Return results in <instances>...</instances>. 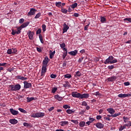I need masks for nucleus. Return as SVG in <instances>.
Instances as JSON below:
<instances>
[{
	"mask_svg": "<svg viewBox=\"0 0 131 131\" xmlns=\"http://www.w3.org/2000/svg\"><path fill=\"white\" fill-rule=\"evenodd\" d=\"M66 112L68 114H73V113H75V110L68 109L66 111Z\"/></svg>",
	"mask_w": 131,
	"mask_h": 131,
	"instance_id": "393cba45",
	"label": "nucleus"
},
{
	"mask_svg": "<svg viewBox=\"0 0 131 131\" xmlns=\"http://www.w3.org/2000/svg\"><path fill=\"white\" fill-rule=\"evenodd\" d=\"M101 118H102V116L101 115H98L96 117L97 120H99V119H101Z\"/></svg>",
	"mask_w": 131,
	"mask_h": 131,
	"instance_id": "338daca9",
	"label": "nucleus"
},
{
	"mask_svg": "<svg viewBox=\"0 0 131 131\" xmlns=\"http://www.w3.org/2000/svg\"><path fill=\"white\" fill-rule=\"evenodd\" d=\"M36 34H40L41 33V29L39 28L36 31Z\"/></svg>",
	"mask_w": 131,
	"mask_h": 131,
	"instance_id": "8fccbe9b",
	"label": "nucleus"
},
{
	"mask_svg": "<svg viewBox=\"0 0 131 131\" xmlns=\"http://www.w3.org/2000/svg\"><path fill=\"white\" fill-rule=\"evenodd\" d=\"M47 67L46 66H42V69L41 71V75H40V77H41V78H42V77H44L45 75L47 73Z\"/></svg>",
	"mask_w": 131,
	"mask_h": 131,
	"instance_id": "39448f33",
	"label": "nucleus"
},
{
	"mask_svg": "<svg viewBox=\"0 0 131 131\" xmlns=\"http://www.w3.org/2000/svg\"><path fill=\"white\" fill-rule=\"evenodd\" d=\"M63 108H64V109H70L71 107L69 106L68 104H66L63 106Z\"/></svg>",
	"mask_w": 131,
	"mask_h": 131,
	"instance_id": "a19ab883",
	"label": "nucleus"
},
{
	"mask_svg": "<svg viewBox=\"0 0 131 131\" xmlns=\"http://www.w3.org/2000/svg\"><path fill=\"white\" fill-rule=\"evenodd\" d=\"M106 18L104 16H101L100 17V21L101 23H105L106 22Z\"/></svg>",
	"mask_w": 131,
	"mask_h": 131,
	"instance_id": "cd10ccee",
	"label": "nucleus"
},
{
	"mask_svg": "<svg viewBox=\"0 0 131 131\" xmlns=\"http://www.w3.org/2000/svg\"><path fill=\"white\" fill-rule=\"evenodd\" d=\"M77 5H78L77 3H75L71 6V8L72 9H75V8H76V7H77Z\"/></svg>",
	"mask_w": 131,
	"mask_h": 131,
	"instance_id": "e433bc0d",
	"label": "nucleus"
},
{
	"mask_svg": "<svg viewBox=\"0 0 131 131\" xmlns=\"http://www.w3.org/2000/svg\"><path fill=\"white\" fill-rule=\"evenodd\" d=\"M69 122L68 121H61L59 122V124L61 125V126H65V125H67V124H68Z\"/></svg>",
	"mask_w": 131,
	"mask_h": 131,
	"instance_id": "b1692460",
	"label": "nucleus"
},
{
	"mask_svg": "<svg viewBox=\"0 0 131 131\" xmlns=\"http://www.w3.org/2000/svg\"><path fill=\"white\" fill-rule=\"evenodd\" d=\"M27 99L28 103H30L31 101H35V98H34V97H27Z\"/></svg>",
	"mask_w": 131,
	"mask_h": 131,
	"instance_id": "a878e982",
	"label": "nucleus"
},
{
	"mask_svg": "<svg viewBox=\"0 0 131 131\" xmlns=\"http://www.w3.org/2000/svg\"><path fill=\"white\" fill-rule=\"evenodd\" d=\"M94 95L95 96H102V94H101L99 92H96Z\"/></svg>",
	"mask_w": 131,
	"mask_h": 131,
	"instance_id": "052dcab7",
	"label": "nucleus"
},
{
	"mask_svg": "<svg viewBox=\"0 0 131 131\" xmlns=\"http://www.w3.org/2000/svg\"><path fill=\"white\" fill-rule=\"evenodd\" d=\"M36 12V9L34 8H31L30 11L28 13L27 16L30 17V16H33Z\"/></svg>",
	"mask_w": 131,
	"mask_h": 131,
	"instance_id": "423d86ee",
	"label": "nucleus"
},
{
	"mask_svg": "<svg viewBox=\"0 0 131 131\" xmlns=\"http://www.w3.org/2000/svg\"><path fill=\"white\" fill-rule=\"evenodd\" d=\"M103 119L104 120H107V121H110V120H111V119L110 118H108L107 116L103 117Z\"/></svg>",
	"mask_w": 131,
	"mask_h": 131,
	"instance_id": "de8ad7c7",
	"label": "nucleus"
},
{
	"mask_svg": "<svg viewBox=\"0 0 131 131\" xmlns=\"http://www.w3.org/2000/svg\"><path fill=\"white\" fill-rule=\"evenodd\" d=\"M10 88H11V91L16 92L20 90V89H21V85L19 84L10 85Z\"/></svg>",
	"mask_w": 131,
	"mask_h": 131,
	"instance_id": "7ed1b4c3",
	"label": "nucleus"
},
{
	"mask_svg": "<svg viewBox=\"0 0 131 131\" xmlns=\"http://www.w3.org/2000/svg\"><path fill=\"white\" fill-rule=\"evenodd\" d=\"M22 30V29L19 27L17 28L16 30H14L13 29L12 30L11 34L12 35H15V34H20L21 33V31Z\"/></svg>",
	"mask_w": 131,
	"mask_h": 131,
	"instance_id": "20e7f679",
	"label": "nucleus"
},
{
	"mask_svg": "<svg viewBox=\"0 0 131 131\" xmlns=\"http://www.w3.org/2000/svg\"><path fill=\"white\" fill-rule=\"evenodd\" d=\"M78 53V51L77 50H75L73 51H70L69 52V55H71L72 56H76V54Z\"/></svg>",
	"mask_w": 131,
	"mask_h": 131,
	"instance_id": "4be33fe9",
	"label": "nucleus"
},
{
	"mask_svg": "<svg viewBox=\"0 0 131 131\" xmlns=\"http://www.w3.org/2000/svg\"><path fill=\"white\" fill-rule=\"evenodd\" d=\"M24 23V18H21L19 20V23L20 24H22V23Z\"/></svg>",
	"mask_w": 131,
	"mask_h": 131,
	"instance_id": "bf43d9fd",
	"label": "nucleus"
},
{
	"mask_svg": "<svg viewBox=\"0 0 131 131\" xmlns=\"http://www.w3.org/2000/svg\"><path fill=\"white\" fill-rule=\"evenodd\" d=\"M9 122L11 124H17L18 123V120H17L16 119H11L9 120Z\"/></svg>",
	"mask_w": 131,
	"mask_h": 131,
	"instance_id": "2eb2a0df",
	"label": "nucleus"
},
{
	"mask_svg": "<svg viewBox=\"0 0 131 131\" xmlns=\"http://www.w3.org/2000/svg\"><path fill=\"white\" fill-rule=\"evenodd\" d=\"M42 29L43 32H45L47 30V26H46L45 24H43L42 25Z\"/></svg>",
	"mask_w": 131,
	"mask_h": 131,
	"instance_id": "58836bf2",
	"label": "nucleus"
},
{
	"mask_svg": "<svg viewBox=\"0 0 131 131\" xmlns=\"http://www.w3.org/2000/svg\"><path fill=\"white\" fill-rule=\"evenodd\" d=\"M9 111L12 115H18V114H19V112L14 110L13 108H10Z\"/></svg>",
	"mask_w": 131,
	"mask_h": 131,
	"instance_id": "f8f14e48",
	"label": "nucleus"
},
{
	"mask_svg": "<svg viewBox=\"0 0 131 131\" xmlns=\"http://www.w3.org/2000/svg\"><path fill=\"white\" fill-rule=\"evenodd\" d=\"M43 116H45V113L40 112L32 114L31 116V117L33 118H40L43 117Z\"/></svg>",
	"mask_w": 131,
	"mask_h": 131,
	"instance_id": "f03ea898",
	"label": "nucleus"
},
{
	"mask_svg": "<svg viewBox=\"0 0 131 131\" xmlns=\"http://www.w3.org/2000/svg\"><path fill=\"white\" fill-rule=\"evenodd\" d=\"M90 97V94L84 93L83 94H81L80 99H88Z\"/></svg>",
	"mask_w": 131,
	"mask_h": 131,
	"instance_id": "ddd939ff",
	"label": "nucleus"
},
{
	"mask_svg": "<svg viewBox=\"0 0 131 131\" xmlns=\"http://www.w3.org/2000/svg\"><path fill=\"white\" fill-rule=\"evenodd\" d=\"M30 23L28 21L25 22L23 23L19 27L21 28H25V27H27L29 25Z\"/></svg>",
	"mask_w": 131,
	"mask_h": 131,
	"instance_id": "6ab92c4d",
	"label": "nucleus"
},
{
	"mask_svg": "<svg viewBox=\"0 0 131 131\" xmlns=\"http://www.w3.org/2000/svg\"><path fill=\"white\" fill-rule=\"evenodd\" d=\"M84 125H85V122L81 121L79 123V126H80V127H83Z\"/></svg>",
	"mask_w": 131,
	"mask_h": 131,
	"instance_id": "72a5a7b5",
	"label": "nucleus"
},
{
	"mask_svg": "<svg viewBox=\"0 0 131 131\" xmlns=\"http://www.w3.org/2000/svg\"><path fill=\"white\" fill-rule=\"evenodd\" d=\"M16 79H20V80H26L27 77H24L23 76L18 75L16 77Z\"/></svg>",
	"mask_w": 131,
	"mask_h": 131,
	"instance_id": "5701e85b",
	"label": "nucleus"
},
{
	"mask_svg": "<svg viewBox=\"0 0 131 131\" xmlns=\"http://www.w3.org/2000/svg\"><path fill=\"white\" fill-rule=\"evenodd\" d=\"M49 62H50V59H49V57H48V56H46L42 61L43 66L48 67V64H49Z\"/></svg>",
	"mask_w": 131,
	"mask_h": 131,
	"instance_id": "6e6552de",
	"label": "nucleus"
},
{
	"mask_svg": "<svg viewBox=\"0 0 131 131\" xmlns=\"http://www.w3.org/2000/svg\"><path fill=\"white\" fill-rule=\"evenodd\" d=\"M18 110L19 111H20L21 113H25V114L27 113V112L25 111V110H24V108H18Z\"/></svg>",
	"mask_w": 131,
	"mask_h": 131,
	"instance_id": "4c0bfd02",
	"label": "nucleus"
},
{
	"mask_svg": "<svg viewBox=\"0 0 131 131\" xmlns=\"http://www.w3.org/2000/svg\"><path fill=\"white\" fill-rule=\"evenodd\" d=\"M55 54H56V51H54L53 52L52 50L49 51V56L51 59H53L54 58V56H55Z\"/></svg>",
	"mask_w": 131,
	"mask_h": 131,
	"instance_id": "f3484780",
	"label": "nucleus"
},
{
	"mask_svg": "<svg viewBox=\"0 0 131 131\" xmlns=\"http://www.w3.org/2000/svg\"><path fill=\"white\" fill-rule=\"evenodd\" d=\"M66 56H67V52H64L62 56V59H65L66 58Z\"/></svg>",
	"mask_w": 131,
	"mask_h": 131,
	"instance_id": "4d7b16f0",
	"label": "nucleus"
},
{
	"mask_svg": "<svg viewBox=\"0 0 131 131\" xmlns=\"http://www.w3.org/2000/svg\"><path fill=\"white\" fill-rule=\"evenodd\" d=\"M72 96L73 98H78L80 99L81 93H78L77 92H73L72 93Z\"/></svg>",
	"mask_w": 131,
	"mask_h": 131,
	"instance_id": "1a4fd4ad",
	"label": "nucleus"
},
{
	"mask_svg": "<svg viewBox=\"0 0 131 131\" xmlns=\"http://www.w3.org/2000/svg\"><path fill=\"white\" fill-rule=\"evenodd\" d=\"M124 85H125L126 86H127V85H129L130 84V83H129V82H125L124 83Z\"/></svg>",
	"mask_w": 131,
	"mask_h": 131,
	"instance_id": "0e129e2a",
	"label": "nucleus"
},
{
	"mask_svg": "<svg viewBox=\"0 0 131 131\" xmlns=\"http://www.w3.org/2000/svg\"><path fill=\"white\" fill-rule=\"evenodd\" d=\"M116 79H117V77L116 76H112L107 78L108 81H111V82L114 81L115 80H116Z\"/></svg>",
	"mask_w": 131,
	"mask_h": 131,
	"instance_id": "aec40b11",
	"label": "nucleus"
},
{
	"mask_svg": "<svg viewBox=\"0 0 131 131\" xmlns=\"http://www.w3.org/2000/svg\"><path fill=\"white\" fill-rule=\"evenodd\" d=\"M107 68L108 70H112V69H114V68H115V66L114 65L108 66Z\"/></svg>",
	"mask_w": 131,
	"mask_h": 131,
	"instance_id": "c9c22d12",
	"label": "nucleus"
},
{
	"mask_svg": "<svg viewBox=\"0 0 131 131\" xmlns=\"http://www.w3.org/2000/svg\"><path fill=\"white\" fill-rule=\"evenodd\" d=\"M7 53L8 54V55H12V49H9L7 50Z\"/></svg>",
	"mask_w": 131,
	"mask_h": 131,
	"instance_id": "79ce46f5",
	"label": "nucleus"
},
{
	"mask_svg": "<svg viewBox=\"0 0 131 131\" xmlns=\"http://www.w3.org/2000/svg\"><path fill=\"white\" fill-rule=\"evenodd\" d=\"M119 98H125L124 94H120L118 95Z\"/></svg>",
	"mask_w": 131,
	"mask_h": 131,
	"instance_id": "3c124183",
	"label": "nucleus"
},
{
	"mask_svg": "<svg viewBox=\"0 0 131 131\" xmlns=\"http://www.w3.org/2000/svg\"><path fill=\"white\" fill-rule=\"evenodd\" d=\"M119 115H121V113L119 112L118 113L114 114L112 116V117L113 118L117 117V116H119Z\"/></svg>",
	"mask_w": 131,
	"mask_h": 131,
	"instance_id": "473e14b6",
	"label": "nucleus"
},
{
	"mask_svg": "<svg viewBox=\"0 0 131 131\" xmlns=\"http://www.w3.org/2000/svg\"><path fill=\"white\" fill-rule=\"evenodd\" d=\"M60 46L61 49H63V48H65L66 45H65V43L63 42L61 44H60Z\"/></svg>",
	"mask_w": 131,
	"mask_h": 131,
	"instance_id": "6e6d98bb",
	"label": "nucleus"
},
{
	"mask_svg": "<svg viewBox=\"0 0 131 131\" xmlns=\"http://www.w3.org/2000/svg\"><path fill=\"white\" fill-rule=\"evenodd\" d=\"M57 90H58V88H52V93L53 94H55V93H56V92H57Z\"/></svg>",
	"mask_w": 131,
	"mask_h": 131,
	"instance_id": "c03bdc74",
	"label": "nucleus"
},
{
	"mask_svg": "<svg viewBox=\"0 0 131 131\" xmlns=\"http://www.w3.org/2000/svg\"><path fill=\"white\" fill-rule=\"evenodd\" d=\"M123 119L124 122L125 123H126V122H127L128 123L129 121H128V120H129V118H128V117H123Z\"/></svg>",
	"mask_w": 131,
	"mask_h": 131,
	"instance_id": "c85d7f7f",
	"label": "nucleus"
},
{
	"mask_svg": "<svg viewBox=\"0 0 131 131\" xmlns=\"http://www.w3.org/2000/svg\"><path fill=\"white\" fill-rule=\"evenodd\" d=\"M118 60L117 59H114V57L112 56H110L105 61L103 62L104 64H114L117 63Z\"/></svg>",
	"mask_w": 131,
	"mask_h": 131,
	"instance_id": "f257e3e1",
	"label": "nucleus"
},
{
	"mask_svg": "<svg viewBox=\"0 0 131 131\" xmlns=\"http://www.w3.org/2000/svg\"><path fill=\"white\" fill-rule=\"evenodd\" d=\"M39 38L40 39V42L43 43V39H42V35L41 34L39 35Z\"/></svg>",
	"mask_w": 131,
	"mask_h": 131,
	"instance_id": "ea45409f",
	"label": "nucleus"
},
{
	"mask_svg": "<svg viewBox=\"0 0 131 131\" xmlns=\"http://www.w3.org/2000/svg\"><path fill=\"white\" fill-rule=\"evenodd\" d=\"M96 126L97 127V128H103L104 127V124H103L102 123L98 122L96 124Z\"/></svg>",
	"mask_w": 131,
	"mask_h": 131,
	"instance_id": "a211bd4d",
	"label": "nucleus"
},
{
	"mask_svg": "<svg viewBox=\"0 0 131 131\" xmlns=\"http://www.w3.org/2000/svg\"><path fill=\"white\" fill-rule=\"evenodd\" d=\"M68 84H69V82L66 81V84H63V88H67V86H68V85H69Z\"/></svg>",
	"mask_w": 131,
	"mask_h": 131,
	"instance_id": "603ef678",
	"label": "nucleus"
},
{
	"mask_svg": "<svg viewBox=\"0 0 131 131\" xmlns=\"http://www.w3.org/2000/svg\"><path fill=\"white\" fill-rule=\"evenodd\" d=\"M27 34L28 35L29 39H31V40H33V35H34V33L33 32H31V31L29 30L28 31Z\"/></svg>",
	"mask_w": 131,
	"mask_h": 131,
	"instance_id": "9d476101",
	"label": "nucleus"
},
{
	"mask_svg": "<svg viewBox=\"0 0 131 131\" xmlns=\"http://www.w3.org/2000/svg\"><path fill=\"white\" fill-rule=\"evenodd\" d=\"M60 12H61V13H63V14H67L68 10L67 9H66L63 7H61Z\"/></svg>",
	"mask_w": 131,
	"mask_h": 131,
	"instance_id": "c756f323",
	"label": "nucleus"
},
{
	"mask_svg": "<svg viewBox=\"0 0 131 131\" xmlns=\"http://www.w3.org/2000/svg\"><path fill=\"white\" fill-rule=\"evenodd\" d=\"M74 17H79V14L77 13H74Z\"/></svg>",
	"mask_w": 131,
	"mask_h": 131,
	"instance_id": "774afa93",
	"label": "nucleus"
},
{
	"mask_svg": "<svg viewBox=\"0 0 131 131\" xmlns=\"http://www.w3.org/2000/svg\"><path fill=\"white\" fill-rule=\"evenodd\" d=\"M123 20L124 21V23H128V22L129 23H131V18L129 17V18H125L124 19H123Z\"/></svg>",
	"mask_w": 131,
	"mask_h": 131,
	"instance_id": "bb28decb",
	"label": "nucleus"
},
{
	"mask_svg": "<svg viewBox=\"0 0 131 131\" xmlns=\"http://www.w3.org/2000/svg\"><path fill=\"white\" fill-rule=\"evenodd\" d=\"M64 78H71L72 77V76L70 74H66L64 75Z\"/></svg>",
	"mask_w": 131,
	"mask_h": 131,
	"instance_id": "2f4dec72",
	"label": "nucleus"
},
{
	"mask_svg": "<svg viewBox=\"0 0 131 131\" xmlns=\"http://www.w3.org/2000/svg\"><path fill=\"white\" fill-rule=\"evenodd\" d=\"M79 77V76H81V73L80 71H77L76 72V74L75 75V77Z\"/></svg>",
	"mask_w": 131,
	"mask_h": 131,
	"instance_id": "f704fd0d",
	"label": "nucleus"
},
{
	"mask_svg": "<svg viewBox=\"0 0 131 131\" xmlns=\"http://www.w3.org/2000/svg\"><path fill=\"white\" fill-rule=\"evenodd\" d=\"M55 6L57 8H60L61 9L63 8V6H62V2H55Z\"/></svg>",
	"mask_w": 131,
	"mask_h": 131,
	"instance_id": "412c9836",
	"label": "nucleus"
},
{
	"mask_svg": "<svg viewBox=\"0 0 131 131\" xmlns=\"http://www.w3.org/2000/svg\"><path fill=\"white\" fill-rule=\"evenodd\" d=\"M81 106H85L86 107V106H88V103L85 101H83L81 103Z\"/></svg>",
	"mask_w": 131,
	"mask_h": 131,
	"instance_id": "864d4df0",
	"label": "nucleus"
},
{
	"mask_svg": "<svg viewBox=\"0 0 131 131\" xmlns=\"http://www.w3.org/2000/svg\"><path fill=\"white\" fill-rule=\"evenodd\" d=\"M36 50L38 53H41L42 52V50H41V48L36 47Z\"/></svg>",
	"mask_w": 131,
	"mask_h": 131,
	"instance_id": "a18cd8bd",
	"label": "nucleus"
},
{
	"mask_svg": "<svg viewBox=\"0 0 131 131\" xmlns=\"http://www.w3.org/2000/svg\"><path fill=\"white\" fill-rule=\"evenodd\" d=\"M41 13L39 12L38 13L36 16H35V19H38V18H39V17H40V16H41Z\"/></svg>",
	"mask_w": 131,
	"mask_h": 131,
	"instance_id": "37998d69",
	"label": "nucleus"
},
{
	"mask_svg": "<svg viewBox=\"0 0 131 131\" xmlns=\"http://www.w3.org/2000/svg\"><path fill=\"white\" fill-rule=\"evenodd\" d=\"M12 54H17V49L16 48H12Z\"/></svg>",
	"mask_w": 131,
	"mask_h": 131,
	"instance_id": "49530a36",
	"label": "nucleus"
},
{
	"mask_svg": "<svg viewBox=\"0 0 131 131\" xmlns=\"http://www.w3.org/2000/svg\"><path fill=\"white\" fill-rule=\"evenodd\" d=\"M54 99L58 100L59 102H61L63 100V97L60 96L59 95H56L54 96Z\"/></svg>",
	"mask_w": 131,
	"mask_h": 131,
	"instance_id": "dca6fc26",
	"label": "nucleus"
},
{
	"mask_svg": "<svg viewBox=\"0 0 131 131\" xmlns=\"http://www.w3.org/2000/svg\"><path fill=\"white\" fill-rule=\"evenodd\" d=\"M71 122H73V123H74L75 124H78V120H71Z\"/></svg>",
	"mask_w": 131,
	"mask_h": 131,
	"instance_id": "09e8293b",
	"label": "nucleus"
},
{
	"mask_svg": "<svg viewBox=\"0 0 131 131\" xmlns=\"http://www.w3.org/2000/svg\"><path fill=\"white\" fill-rule=\"evenodd\" d=\"M24 89H30V88H32V84L31 83H28L27 81L24 82Z\"/></svg>",
	"mask_w": 131,
	"mask_h": 131,
	"instance_id": "0eeeda50",
	"label": "nucleus"
},
{
	"mask_svg": "<svg viewBox=\"0 0 131 131\" xmlns=\"http://www.w3.org/2000/svg\"><path fill=\"white\" fill-rule=\"evenodd\" d=\"M89 27H90V24H88L85 26V27L84 28V30L85 31L88 30V28H89Z\"/></svg>",
	"mask_w": 131,
	"mask_h": 131,
	"instance_id": "13d9d810",
	"label": "nucleus"
},
{
	"mask_svg": "<svg viewBox=\"0 0 131 131\" xmlns=\"http://www.w3.org/2000/svg\"><path fill=\"white\" fill-rule=\"evenodd\" d=\"M67 66V61H64L62 63V67H66Z\"/></svg>",
	"mask_w": 131,
	"mask_h": 131,
	"instance_id": "680f3d73",
	"label": "nucleus"
},
{
	"mask_svg": "<svg viewBox=\"0 0 131 131\" xmlns=\"http://www.w3.org/2000/svg\"><path fill=\"white\" fill-rule=\"evenodd\" d=\"M106 111L110 113V114L114 115L115 113V110L113 108H108L106 109Z\"/></svg>",
	"mask_w": 131,
	"mask_h": 131,
	"instance_id": "4468645a",
	"label": "nucleus"
},
{
	"mask_svg": "<svg viewBox=\"0 0 131 131\" xmlns=\"http://www.w3.org/2000/svg\"><path fill=\"white\" fill-rule=\"evenodd\" d=\"M123 127V128L124 129L125 128H126V126L128 127V124H125L123 125V126H122Z\"/></svg>",
	"mask_w": 131,
	"mask_h": 131,
	"instance_id": "e2e57ef3",
	"label": "nucleus"
},
{
	"mask_svg": "<svg viewBox=\"0 0 131 131\" xmlns=\"http://www.w3.org/2000/svg\"><path fill=\"white\" fill-rule=\"evenodd\" d=\"M125 98L127 97H131V94H124Z\"/></svg>",
	"mask_w": 131,
	"mask_h": 131,
	"instance_id": "69168bd1",
	"label": "nucleus"
},
{
	"mask_svg": "<svg viewBox=\"0 0 131 131\" xmlns=\"http://www.w3.org/2000/svg\"><path fill=\"white\" fill-rule=\"evenodd\" d=\"M63 26V28L62 29V33H65V32H66L67 30L69 29V27H68V25H67L66 23H64Z\"/></svg>",
	"mask_w": 131,
	"mask_h": 131,
	"instance_id": "9b49d317",
	"label": "nucleus"
},
{
	"mask_svg": "<svg viewBox=\"0 0 131 131\" xmlns=\"http://www.w3.org/2000/svg\"><path fill=\"white\" fill-rule=\"evenodd\" d=\"M50 77H51V78H56V77H57V75H55V74H52L50 75Z\"/></svg>",
	"mask_w": 131,
	"mask_h": 131,
	"instance_id": "5fc2aeb1",
	"label": "nucleus"
},
{
	"mask_svg": "<svg viewBox=\"0 0 131 131\" xmlns=\"http://www.w3.org/2000/svg\"><path fill=\"white\" fill-rule=\"evenodd\" d=\"M23 125L24 126H26V127H31V124H29L28 123L24 122Z\"/></svg>",
	"mask_w": 131,
	"mask_h": 131,
	"instance_id": "7c9ffc66",
	"label": "nucleus"
}]
</instances>
